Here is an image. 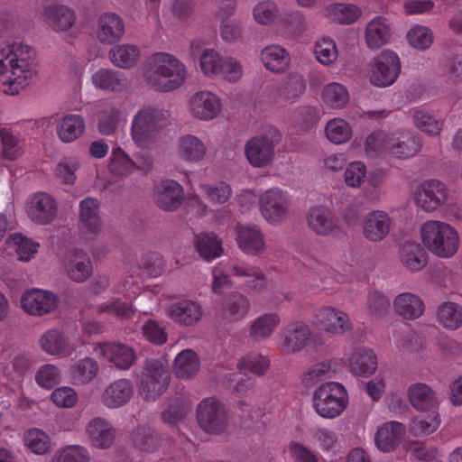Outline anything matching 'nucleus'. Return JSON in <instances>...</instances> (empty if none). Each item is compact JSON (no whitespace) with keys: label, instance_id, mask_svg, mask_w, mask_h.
Instances as JSON below:
<instances>
[{"label":"nucleus","instance_id":"f257e3e1","mask_svg":"<svg viewBox=\"0 0 462 462\" xmlns=\"http://www.w3.org/2000/svg\"><path fill=\"white\" fill-rule=\"evenodd\" d=\"M39 75L35 51L29 45L14 43L0 49V83L4 92L17 95Z\"/></svg>","mask_w":462,"mask_h":462},{"label":"nucleus","instance_id":"f03ea898","mask_svg":"<svg viewBox=\"0 0 462 462\" xmlns=\"http://www.w3.org/2000/svg\"><path fill=\"white\" fill-rule=\"evenodd\" d=\"M143 77L154 90L170 92L184 84L187 69L184 63L172 54L157 52L146 61Z\"/></svg>","mask_w":462,"mask_h":462},{"label":"nucleus","instance_id":"7ed1b4c3","mask_svg":"<svg viewBox=\"0 0 462 462\" xmlns=\"http://www.w3.org/2000/svg\"><path fill=\"white\" fill-rule=\"evenodd\" d=\"M420 238L424 247L434 256L451 259L459 251L461 239L457 229L451 224L430 219L420 227Z\"/></svg>","mask_w":462,"mask_h":462},{"label":"nucleus","instance_id":"20e7f679","mask_svg":"<svg viewBox=\"0 0 462 462\" xmlns=\"http://www.w3.org/2000/svg\"><path fill=\"white\" fill-rule=\"evenodd\" d=\"M170 123L168 111L152 106L139 109L133 116L131 136L139 147H148Z\"/></svg>","mask_w":462,"mask_h":462},{"label":"nucleus","instance_id":"39448f33","mask_svg":"<svg viewBox=\"0 0 462 462\" xmlns=\"http://www.w3.org/2000/svg\"><path fill=\"white\" fill-rule=\"evenodd\" d=\"M312 401L313 408L320 417L335 419L346 410L348 394L343 384L328 382L315 390Z\"/></svg>","mask_w":462,"mask_h":462},{"label":"nucleus","instance_id":"423d86ee","mask_svg":"<svg viewBox=\"0 0 462 462\" xmlns=\"http://www.w3.org/2000/svg\"><path fill=\"white\" fill-rule=\"evenodd\" d=\"M170 383L167 365L159 359H147L141 375L139 390L145 400H154L165 393Z\"/></svg>","mask_w":462,"mask_h":462},{"label":"nucleus","instance_id":"0eeeda50","mask_svg":"<svg viewBox=\"0 0 462 462\" xmlns=\"http://www.w3.org/2000/svg\"><path fill=\"white\" fill-rule=\"evenodd\" d=\"M401 60L393 51H383L371 61L367 73L369 82L377 88L393 85L401 72Z\"/></svg>","mask_w":462,"mask_h":462},{"label":"nucleus","instance_id":"6e6552de","mask_svg":"<svg viewBox=\"0 0 462 462\" xmlns=\"http://www.w3.org/2000/svg\"><path fill=\"white\" fill-rule=\"evenodd\" d=\"M313 324L331 337L343 336L354 329L349 314L329 305L322 306L314 312Z\"/></svg>","mask_w":462,"mask_h":462},{"label":"nucleus","instance_id":"1a4fd4ad","mask_svg":"<svg viewBox=\"0 0 462 462\" xmlns=\"http://www.w3.org/2000/svg\"><path fill=\"white\" fill-rule=\"evenodd\" d=\"M278 130L273 129L270 135H258L249 139L245 145V155L253 167L263 168L272 163L275 156V145L280 141Z\"/></svg>","mask_w":462,"mask_h":462},{"label":"nucleus","instance_id":"9d476101","mask_svg":"<svg viewBox=\"0 0 462 462\" xmlns=\"http://www.w3.org/2000/svg\"><path fill=\"white\" fill-rule=\"evenodd\" d=\"M262 216L271 225H280L291 213L290 195L279 188L263 192L259 199Z\"/></svg>","mask_w":462,"mask_h":462},{"label":"nucleus","instance_id":"9b49d317","mask_svg":"<svg viewBox=\"0 0 462 462\" xmlns=\"http://www.w3.org/2000/svg\"><path fill=\"white\" fill-rule=\"evenodd\" d=\"M200 428L209 434H220L227 427L228 416L225 406L214 398H206L197 408Z\"/></svg>","mask_w":462,"mask_h":462},{"label":"nucleus","instance_id":"f8f14e48","mask_svg":"<svg viewBox=\"0 0 462 462\" xmlns=\"http://www.w3.org/2000/svg\"><path fill=\"white\" fill-rule=\"evenodd\" d=\"M222 110L221 97L210 90L197 91L188 100V112L198 121H213L221 115Z\"/></svg>","mask_w":462,"mask_h":462},{"label":"nucleus","instance_id":"ddd939ff","mask_svg":"<svg viewBox=\"0 0 462 462\" xmlns=\"http://www.w3.org/2000/svg\"><path fill=\"white\" fill-rule=\"evenodd\" d=\"M449 191L445 183L431 179L420 183L413 192L416 205L426 212H434L449 200Z\"/></svg>","mask_w":462,"mask_h":462},{"label":"nucleus","instance_id":"4468645a","mask_svg":"<svg viewBox=\"0 0 462 462\" xmlns=\"http://www.w3.org/2000/svg\"><path fill=\"white\" fill-rule=\"evenodd\" d=\"M44 23L56 32L69 31L77 23V14L71 7L57 1H49L41 14Z\"/></svg>","mask_w":462,"mask_h":462},{"label":"nucleus","instance_id":"2eb2a0df","mask_svg":"<svg viewBox=\"0 0 462 462\" xmlns=\"http://www.w3.org/2000/svg\"><path fill=\"white\" fill-rule=\"evenodd\" d=\"M97 356L119 370H128L136 360L134 349L124 343L109 342L96 346Z\"/></svg>","mask_w":462,"mask_h":462},{"label":"nucleus","instance_id":"dca6fc26","mask_svg":"<svg viewBox=\"0 0 462 462\" xmlns=\"http://www.w3.org/2000/svg\"><path fill=\"white\" fill-rule=\"evenodd\" d=\"M175 154L185 163L199 164L208 158V144L195 134H186L178 138Z\"/></svg>","mask_w":462,"mask_h":462},{"label":"nucleus","instance_id":"f3484780","mask_svg":"<svg viewBox=\"0 0 462 462\" xmlns=\"http://www.w3.org/2000/svg\"><path fill=\"white\" fill-rule=\"evenodd\" d=\"M125 33L124 19L112 11L98 15L95 26L97 40L103 44H114L122 40Z\"/></svg>","mask_w":462,"mask_h":462},{"label":"nucleus","instance_id":"a211bd4d","mask_svg":"<svg viewBox=\"0 0 462 462\" xmlns=\"http://www.w3.org/2000/svg\"><path fill=\"white\" fill-rule=\"evenodd\" d=\"M21 304L23 310L32 316H43L56 309L55 294L42 289H31L23 292Z\"/></svg>","mask_w":462,"mask_h":462},{"label":"nucleus","instance_id":"6ab92c4d","mask_svg":"<svg viewBox=\"0 0 462 462\" xmlns=\"http://www.w3.org/2000/svg\"><path fill=\"white\" fill-rule=\"evenodd\" d=\"M41 349L49 356H69L76 349L69 334L58 328L46 330L39 338Z\"/></svg>","mask_w":462,"mask_h":462},{"label":"nucleus","instance_id":"aec40b11","mask_svg":"<svg viewBox=\"0 0 462 462\" xmlns=\"http://www.w3.org/2000/svg\"><path fill=\"white\" fill-rule=\"evenodd\" d=\"M184 199L183 187L173 180H165L154 187L153 200L164 211L178 209Z\"/></svg>","mask_w":462,"mask_h":462},{"label":"nucleus","instance_id":"412c9836","mask_svg":"<svg viewBox=\"0 0 462 462\" xmlns=\"http://www.w3.org/2000/svg\"><path fill=\"white\" fill-rule=\"evenodd\" d=\"M134 393L131 380L121 378L105 387L100 394L101 403L108 409H118L127 404Z\"/></svg>","mask_w":462,"mask_h":462},{"label":"nucleus","instance_id":"4be33fe9","mask_svg":"<svg viewBox=\"0 0 462 462\" xmlns=\"http://www.w3.org/2000/svg\"><path fill=\"white\" fill-rule=\"evenodd\" d=\"M390 155L406 160L419 153L421 143L419 136L408 130L390 132Z\"/></svg>","mask_w":462,"mask_h":462},{"label":"nucleus","instance_id":"5701e85b","mask_svg":"<svg viewBox=\"0 0 462 462\" xmlns=\"http://www.w3.org/2000/svg\"><path fill=\"white\" fill-rule=\"evenodd\" d=\"M310 335L311 331L307 325L301 322L292 323L280 334L278 348L284 354L300 352L307 346Z\"/></svg>","mask_w":462,"mask_h":462},{"label":"nucleus","instance_id":"b1692460","mask_svg":"<svg viewBox=\"0 0 462 462\" xmlns=\"http://www.w3.org/2000/svg\"><path fill=\"white\" fill-rule=\"evenodd\" d=\"M306 218L310 229L319 236H328L338 228L334 213L327 206L315 205L310 207Z\"/></svg>","mask_w":462,"mask_h":462},{"label":"nucleus","instance_id":"393cba45","mask_svg":"<svg viewBox=\"0 0 462 462\" xmlns=\"http://www.w3.org/2000/svg\"><path fill=\"white\" fill-rule=\"evenodd\" d=\"M165 312L169 319L181 326H193L203 317L200 304L191 300L172 302L166 307Z\"/></svg>","mask_w":462,"mask_h":462},{"label":"nucleus","instance_id":"a878e982","mask_svg":"<svg viewBox=\"0 0 462 462\" xmlns=\"http://www.w3.org/2000/svg\"><path fill=\"white\" fill-rule=\"evenodd\" d=\"M394 313L405 320H415L421 318L426 310L422 298L413 292L405 291L397 294L393 300Z\"/></svg>","mask_w":462,"mask_h":462},{"label":"nucleus","instance_id":"bb28decb","mask_svg":"<svg viewBox=\"0 0 462 462\" xmlns=\"http://www.w3.org/2000/svg\"><path fill=\"white\" fill-rule=\"evenodd\" d=\"M79 228L88 236L97 235L102 226L99 201L92 197L82 199L79 205Z\"/></svg>","mask_w":462,"mask_h":462},{"label":"nucleus","instance_id":"cd10ccee","mask_svg":"<svg viewBox=\"0 0 462 462\" xmlns=\"http://www.w3.org/2000/svg\"><path fill=\"white\" fill-rule=\"evenodd\" d=\"M236 242L239 249L251 256L263 254L267 247L263 232L256 226H238Z\"/></svg>","mask_w":462,"mask_h":462},{"label":"nucleus","instance_id":"c85d7f7f","mask_svg":"<svg viewBox=\"0 0 462 462\" xmlns=\"http://www.w3.org/2000/svg\"><path fill=\"white\" fill-rule=\"evenodd\" d=\"M28 214L33 221L39 224L51 223L57 214L56 202L47 193H37L30 199Z\"/></svg>","mask_w":462,"mask_h":462},{"label":"nucleus","instance_id":"c756f323","mask_svg":"<svg viewBox=\"0 0 462 462\" xmlns=\"http://www.w3.org/2000/svg\"><path fill=\"white\" fill-rule=\"evenodd\" d=\"M391 218L384 211L374 210L367 214L363 222L364 236L372 242L383 240L391 229Z\"/></svg>","mask_w":462,"mask_h":462},{"label":"nucleus","instance_id":"7c9ffc66","mask_svg":"<svg viewBox=\"0 0 462 462\" xmlns=\"http://www.w3.org/2000/svg\"><path fill=\"white\" fill-rule=\"evenodd\" d=\"M392 33V25L386 18L383 16L373 18L367 23L365 32L367 47L374 51L379 50L390 42Z\"/></svg>","mask_w":462,"mask_h":462},{"label":"nucleus","instance_id":"2f4dec72","mask_svg":"<svg viewBox=\"0 0 462 462\" xmlns=\"http://www.w3.org/2000/svg\"><path fill=\"white\" fill-rule=\"evenodd\" d=\"M91 83L97 90L106 93L124 91L128 85L125 75L113 69H99L91 76Z\"/></svg>","mask_w":462,"mask_h":462},{"label":"nucleus","instance_id":"473e14b6","mask_svg":"<svg viewBox=\"0 0 462 462\" xmlns=\"http://www.w3.org/2000/svg\"><path fill=\"white\" fill-rule=\"evenodd\" d=\"M86 431L92 445L102 449L110 448L116 439V429L101 417L92 419L87 424Z\"/></svg>","mask_w":462,"mask_h":462},{"label":"nucleus","instance_id":"72a5a7b5","mask_svg":"<svg viewBox=\"0 0 462 462\" xmlns=\"http://www.w3.org/2000/svg\"><path fill=\"white\" fill-rule=\"evenodd\" d=\"M66 271L69 277L76 282L87 281L93 273L91 260L87 253L74 250L67 256Z\"/></svg>","mask_w":462,"mask_h":462},{"label":"nucleus","instance_id":"f704fd0d","mask_svg":"<svg viewBox=\"0 0 462 462\" xmlns=\"http://www.w3.org/2000/svg\"><path fill=\"white\" fill-rule=\"evenodd\" d=\"M353 374L358 376H369L377 369V357L374 351L365 347H356L347 358Z\"/></svg>","mask_w":462,"mask_h":462},{"label":"nucleus","instance_id":"c9c22d12","mask_svg":"<svg viewBox=\"0 0 462 462\" xmlns=\"http://www.w3.org/2000/svg\"><path fill=\"white\" fill-rule=\"evenodd\" d=\"M408 398L412 407L420 411H435L439 403L433 389L421 383H413L409 387Z\"/></svg>","mask_w":462,"mask_h":462},{"label":"nucleus","instance_id":"e433bc0d","mask_svg":"<svg viewBox=\"0 0 462 462\" xmlns=\"http://www.w3.org/2000/svg\"><path fill=\"white\" fill-rule=\"evenodd\" d=\"M282 321L277 312H268L257 317L249 327V336L254 341L262 342L270 338Z\"/></svg>","mask_w":462,"mask_h":462},{"label":"nucleus","instance_id":"4c0bfd02","mask_svg":"<svg viewBox=\"0 0 462 462\" xmlns=\"http://www.w3.org/2000/svg\"><path fill=\"white\" fill-rule=\"evenodd\" d=\"M405 433V426L398 421L383 424L377 430L375 444L379 450L390 452L395 448Z\"/></svg>","mask_w":462,"mask_h":462},{"label":"nucleus","instance_id":"58836bf2","mask_svg":"<svg viewBox=\"0 0 462 462\" xmlns=\"http://www.w3.org/2000/svg\"><path fill=\"white\" fill-rule=\"evenodd\" d=\"M263 65L273 73H282L290 66L291 58L287 51L277 44H271L261 51Z\"/></svg>","mask_w":462,"mask_h":462},{"label":"nucleus","instance_id":"ea45409f","mask_svg":"<svg viewBox=\"0 0 462 462\" xmlns=\"http://www.w3.org/2000/svg\"><path fill=\"white\" fill-rule=\"evenodd\" d=\"M400 261L404 268L417 273L425 268L428 257L425 250L416 242L404 244L400 251Z\"/></svg>","mask_w":462,"mask_h":462},{"label":"nucleus","instance_id":"a19ab883","mask_svg":"<svg viewBox=\"0 0 462 462\" xmlns=\"http://www.w3.org/2000/svg\"><path fill=\"white\" fill-rule=\"evenodd\" d=\"M84 118L79 115L69 114L60 118L56 125V132L63 143H72L85 132Z\"/></svg>","mask_w":462,"mask_h":462},{"label":"nucleus","instance_id":"79ce46f5","mask_svg":"<svg viewBox=\"0 0 462 462\" xmlns=\"http://www.w3.org/2000/svg\"><path fill=\"white\" fill-rule=\"evenodd\" d=\"M98 371L97 362L93 358L85 357L70 365L69 375L72 384L84 386L96 378Z\"/></svg>","mask_w":462,"mask_h":462},{"label":"nucleus","instance_id":"37998d69","mask_svg":"<svg viewBox=\"0 0 462 462\" xmlns=\"http://www.w3.org/2000/svg\"><path fill=\"white\" fill-rule=\"evenodd\" d=\"M435 318L443 328L457 330L462 327V306L453 301L442 302L436 310Z\"/></svg>","mask_w":462,"mask_h":462},{"label":"nucleus","instance_id":"c03bdc74","mask_svg":"<svg viewBox=\"0 0 462 462\" xmlns=\"http://www.w3.org/2000/svg\"><path fill=\"white\" fill-rule=\"evenodd\" d=\"M110 62L120 69L135 67L140 60V50L134 44L125 43L114 46L108 52Z\"/></svg>","mask_w":462,"mask_h":462},{"label":"nucleus","instance_id":"a18cd8bd","mask_svg":"<svg viewBox=\"0 0 462 462\" xmlns=\"http://www.w3.org/2000/svg\"><path fill=\"white\" fill-rule=\"evenodd\" d=\"M200 360L198 355L191 349H184L180 352L173 362V373L180 379H190L199 371Z\"/></svg>","mask_w":462,"mask_h":462},{"label":"nucleus","instance_id":"49530a36","mask_svg":"<svg viewBox=\"0 0 462 462\" xmlns=\"http://www.w3.org/2000/svg\"><path fill=\"white\" fill-rule=\"evenodd\" d=\"M234 276H251L252 281L247 283L249 292L259 293L267 288V279L263 272L256 266H252L239 262H233L230 266Z\"/></svg>","mask_w":462,"mask_h":462},{"label":"nucleus","instance_id":"de8ad7c7","mask_svg":"<svg viewBox=\"0 0 462 462\" xmlns=\"http://www.w3.org/2000/svg\"><path fill=\"white\" fill-rule=\"evenodd\" d=\"M250 309L249 300L241 293H232L224 299L221 314L224 319L239 320L245 317Z\"/></svg>","mask_w":462,"mask_h":462},{"label":"nucleus","instance_id":"09e8293b","mask_svg":"<svg viewBox=\"0 0 462 462\" xmlns=\"http://www.w3.org/2000/svg\"><path fill=\"white\" fill-rule=\"evenodd\" d=\"M280 8L273 0L258 1L252 8L254 22L262 27H270L279 19Z\"/></svg>","mask_w":462,"mask_h":462},{"label":"nucleus","instance_id":"8fccbe9b","mask_svg":"<svg viewBox=\"0 0 462 462\" xmlns=\"http://www.w3.org/2000/svg\"><path fill=\"white\" fill-rule=\"evenodd\" d=\"M337 370V363L333 359L324 360L310 366L302 375V383L311 387L322 380L331 378Z\"/></svg>","mask_w":462,"mask_h":462},{"label":"nucleus","instance_id":"3c124183","mask_svg":"<svg viewBox=\"0 0 462 462\" xmlns=\"http://www.w3.org/2000/svg\"><path fill=\"white\" fill-rule=\"evenodd\" d=\"M324 15L334 22L350 24L355 23L361 15V10L350 4H330L324 9Z\"/></svg>","mask_w":462,"mask_h":462},{"label":"nucleus","instance_id":"603ef678","mask_svg":"<svg viewBox=\"0 0 462 462\" xmlns=\"http://www.w3.org/2000/svg\"><path fill=\"white\" fill-rule=\"evenodd\" d=\"M199 189L204 198L214 206L224 205L233 195L231 186L226 181L217 183H199Z\"/></svg>","mask_w":462,"mask_h":462},{"label":"nucleus","instance_id":"864d4df0","mask_svg":"<svg viewBox=\"0 0 462 462\" xmlns=\"http://www.w3.org/2000/svg\"><path fill=\"white\" fill-rule=\"evenodd\" d=\"M195 246L199 254L207 261H211L223 254L222 241L213 233L198 235Z\"/></svg>","mask_w":462,"mask_h":462},{"label":"nucleus","instance_id":"5fc2aeb1","mask_svg":"<svg viewBox=\"0 0 462 462\" xmlns=\"http://www.w3.org/2000/svg\"><path fill=\"white\" fill-rule=\"evenodd\" d=\"M122 118V111L113 104L106 103L98 114L97 128L101 134L111 135L117 129Z\"/></svg>","mask_w":462,"mask_h":462},{"label":"nucleus","instance_id":"6e6d98bb","mask_svg":"<svg viewBox=\"0 0 462 462\" xmlns=\"http://www.w3.org/2000/svg\"><path fill=\"white\" fill-rule=\"evenodd\" d=\"M271 365L270 359L258 353H249L237 363V369L244 374H252L262 376L266 374Z\"/></svg>","mask_w":462,"mask_h":462},{"label":"nucleus","instance_id":"4d7b16f0","mask_svg":"<svg viewBox=\"0 0 462 462\" xmlns=\"http://www.w3.org/2000/svg\"><path fill=\"white\" fill-rule=\"evenodd\" d=\"M321 97L326 106L334 109H342L349 102L347 88L337 82L327 84L322 90Z\"/></svg>","mask_w":462,"mask_h":462},{"label":"nucleus","instance_id":"13d9d810","mask_svg":"<svg viewBox=\"0 0 462 462\" xmlns=\"http://www.w3.org/2000/svg\"><path fill=\"white\" fill-rule=\"evenodd\" d=\"M325 134L329 142L335 144H342L351 139L352 128L346 120L333 118L327 123Z\"/></svg>","mask_w":462,"mask_h":462},{"label":"nucleus","instance_id":"bf43d9fd","mask_svg":"<svg viewBox=\"0 0 462 462\" xmlns=\"http://www.w3.org/2000/svg\"><path fill=\"white\" fill-rule=\"evenodd\" d=\"M439 413L432 411L428 415H420L412 419L409 430L413 436H424L433 433L439 426Z\"/></svg>","mask_w":462,"mask_h":462},{"label":"nucleus","instance_id":"052dcab7","mask_svg":"<svg viewBox=\"0 0 462 462\" xmlns=\"http://www.w3.org/2000/svg\"><path fill=\"white\" fill-rule=\"evenodd\" d=\"M316 60L323 66L334 64L338 58V50L336 42L330 38H320L314 44Z\"/></svg>","mask_w":462,"mask_h":462},{"label":"nucleus","instance_id":"680f3d73","mask_svg":"<svg viewBox=\"0 0 462 462\" xmlns=\"http://www.w3.org/2000/svg\"><path fill=\"white\" fill-rule=\"evenodd\" d=\"M224 58L214 49H205L199 57V68L208 78L218 77Z\"/></svg>","mask_w":462,"mask_h":462},{"label":"nucleus","instance_id":"e2e57ef3","mask_svg":"<svg viewBox=\"0 0 462 462\" xmlns=\"http://www.w3.org/2000/svg\"><path fill=\"white\" fill-rule=\"evenodd\" d=\"M6 245L18 255L19 260L27 262L37 252L38 244L23 236L20 234H13L6 240Z\"/></svg>","mask_w":462,"mask_h":462},{"label":"nucleus","instance_id":"0e129e2a","mask_svg":"<svg viewBox=\"0 0 462 462\" xmlns=\"http://www.w3.org/2000/svg\"><path fill=\"white\" fill-rule=\"evenodd\" d=\"M412 118L414 125L428 135L438 136L442 131V121L436 119L427 111L417 109Z\"/></svg>","mask_w":462,"mask_h":462},{"label":"nucleus","instance_id":"69168bd1","mask_svg":"<svg viewBox=\"0 0 462 462\" xmlns=\"http://www.w3.org/2000/svg\"><path fill=\"white\" fill-rule=\"evenodd\" d=\"M109 171L114 175L127 176L136 169L135 163L121 149L115 148L112 151Z\"/></svg>","mask_w":462,"mask_h":462},{"label":"nucleus","instance_id":"338daca9","mask_svg":"<svg viewBox=\"0 0 462 462\" xmlns=\"http://www.w3.org/2000/svg\"><path fill=\"white\" fill-rule=\"evenodd\" d=\"M344 182L352 189H359L366 180L367 168L361 161L349 162L344 171Z\"/></svg>","mask_w":462,"mask_h":462},{"label":"nucleus","instance_id":"774afa93","mask_svg":"<svg viewBox=\"0 0 462 462\" xmlns=\"http://www.w3.org/2000/svg\"><path fill=\"white\" fill-rule=\"evenodd\" d=\"M35 381L41 388L50 390L61 382V370L54 364L42 365L35 373Z\"/></svg>","mask_w":462,"mask_h":462}]
</instances>
